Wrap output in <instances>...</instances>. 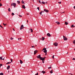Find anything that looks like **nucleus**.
I'll return each mask as SVG.
<instances>
[{
	"mask_svg": "<svg viewBox=\"0 0 75 75\" xmlns=\"http://www.w3.org/2000/svg\"><path fill=\"white\" fill-rule=\"evenodd\" d=\"M14 6V8L16 7V4L15 3H11V6Z\"/></svg>",
	"mask_w": 75,
	"mask_h": 75,
	"instance_id": "nucleus-1",
	"label": "nucleus"
},
{
	"mask_svg": "<svg viewBox=\"0 0 75 75\" xmlns=\"http://www.w3.org/2000/svg\"><path fill=\"white\" fill-rule=\"evenodd\" d=\"M45 58H46V57H44L43 58L41 57L40 58V60H41L42 61H44V60H45Z\"/></svg>",
	"mask_w": 75,
	"mask_h": 75,
	"instance_id": "nucleus-2",
	"label": "nucleus"
},
{
	"mask_svg": "<svg viewBox=\"0 0 75 75\" xmlns=\"http://www.w3.org/2000/svg\"><path fill=\"white\" fill-rule=\"evenodd\" d=\"M43 51V52L45 53L47 52V50L46 48H44L43 49V50H42V51H43Z\"/></svg>",
	"mask_w": 75,
	"mask_h": 75,
	"instance_id": "nucleus-3",
	"label": "nucleus"
},
{
	"mask_svg": "<svg viewBox=\"0 0 75 75\" xmlns=\"http://www.w3.org/2000/svg\"><path fill=\"white\" fill-rule=\"evenodd\" d=\"M36 57L38 59L39 58L40 59V58L41 57V55H39L38 56H37Z\"/></svg>",
	"mask_w": 75,
	"mask_h": 75,
	"instance_id": "nucleus-4",
	"label": "nucleus"
},
{
	"mask_svg": "<svg viewBox=\"0 0 75 75\" xmlns=\"http://www.w3.org/2000/svg\"><path fill=\"white\" fill-rule=\"evenodd\" d=\"M63 38H64V40H66V41H67V40H68V39L67 38H66V37L64 36H63Z\"/></svg>",
	"mask_w": 75,
	"mask_h": 75,
	"instance_id": "nucleus-5",
	"label": "nucleus"
},
{
	"mask_svg": "<svg viewBox=\"0 0 75 75\" xmlns=\"http://www.w3.org/2000/svg\"><path fill=\"white\" fill-rule=\"evenodd\" d=\"M23 28H24V26L22 25L21 27L20 30H23Z\"/></svg>",
	"mask_w": 75,
	"mask_h": 75,
	"instance_id": "nucleus-6",
	"label": "nucleus"
},
{
	"mask_svg": "<svg viewBox=\"0 0 75 75\" xmlns=\"http://www.w3.org/2000/svg\"><path fill=\"white\" fill-rule=\"evenodd\" d=\"M54 45L55 46V47H57V46H58V43L57 42L54 43Z\"/></svg>",
	"mask_w": 75,
	"mask_h": 75,
	"instance_id": "nucleus-7",
	"label": "nucleus"
},
{
	"mask_svg": "<svg viewBox=\"0 0 75 75\" xmlns=\"http://www.w3.org/2000/svg\"><path fill=\"white\" fill-rule=\"evenodd\" d=\"M44 11H45V12H46V13H48L49 11L45 9H44Z\"/></svg>",
	"mask_w": 75,
	"mask_h": 75,
	"instance_id": "nucleus-8",
	"label": "nucleus"
},
{
	"mask_svg": "<svg viewBox=\"0 0 75 75\" xmlns=\"http://www.w3.org/2000/svg\"><path fill=\"white\" fill-rule=\"evenodd\" d=\"M37 50H36L34 51V55H35V54H36L37 53Z\"/></svg>",
	"mask_w": 75,
	"mask_h": 75,
	"instance_id": "nucleus-9",
	"label": "nucleus"
},
{
	"mask_svg": "<svg viewBox=\"0 0 75 75\" xmlns=\"http://www.w3.org/2000/svg\"><path fill=\"white\" fill-rule=\"evenodd\" d=\"M47 37H51V35L49 33H48L47 34Z\"/></svg>",
	"mask_w": 75,
	"mask_h": 75,
	"instance_id": "nucleus-10",
	"label": "nucleus"
},
{
	"mask_svg": "<svg viewBox=\"0 0 75 75\" xmlns=\"http://www.w3.org/2000/svg\"><path fill=\"white\" fill-rule=\"evenodd\" d=\"M10 68V66H8L7 68V69H9Z\"/></svg>",
	"mask_w": 75,
	"mask_h": 75,
	"instance_id": "nucleus-11",
	"label": "nucleus"
},
{
	"mask_svg": "<svg viewBox=\"0 0 75 75\" xmlns=\"http://www.w3.org/2000/svg\"><path fill=\"white\" fill-rule=\"evenodd\" d=\"M20 63L21 64H23V61H22L21 60H20Z\"/></svg>",
	"mask_w": 75,
	"mask_h": 75,
	"instance_id": "nucleus-12",
	"label": "nucleus"
},
{
	"mask_svg": "<svg viewBox=\"0 0 75 75\" xmlns=\"http://www.w3.org/2000/svg\"><path fill=\"white\" fill-rule=\"evenodd\" d=\"M22 7L23 8H24V9L25 8V6L24 5L22 6Z\"/></svg>",
	"mask_w": 75,
	"mask_h": 75,
	"instance_id": "nucleus-13",
	"label": "nucleus"
},
{
	"mask_svg": "<svg viewBox=\"0 0 75 75\" xmlns=\"http://www.w3.org/2000/svg\"><path fill=\"white\" fill-rule=\"evenodd\" d=\"M68 22H65V24L66 25H68Z\"/></svg>",
	"mask_w": 75,
	"mask_h": 75,
	"instance_id": "nucleus-14",
	"label": "nucleus"
},
{
	"mask_svg": "<svg viewBox=\"0 0 75 75\" xmlns=\"http://www.w3.org/2000/svg\"><path fill=\"white\" fill-rule=\"evenodd\" d=\"M42 73H43V74H45V71H42L41 72Z\"/></svg>",
	"mask_w": 75,
	"mask_h": 75,
	"instance_id": "nucleus-15",
	"label": "nucleus"
},
{
	"mask_svg": "<svg viewBox=\"0 0 75 75\" xmlns=\"http://www.w3.org/2000/svg\"><path fill=\"white\" fill-rule=\"evenodd\" d=\"M52 70L51 71H50V74H52L53 73Z\"/></svg>",
	"mask_w": 75,
	"mask_h": 75,
	"instance_id": "nucleus-16",
	"label": "nucleus"
},
{
	"mask_svg": "<svg viewBox=\"0 0 75 75\" xmlns=\"http://www.w3.org/2000/svg\"><path fill=\"white\" fill-rule=\"evenodd\" d=\"M56 23H57V24L59 25L60 24V23L59 22H56Z\"/></svg>",
	"mask_w": 75,
	"mask_h": 75,
	"instance_id": "nucleus-17",
	"label": "nucleus"
},
{
	"mask_svg": "<svg viewBox=\"0 0 75 75\" xmlns=\"http://www.w3.org/2000/svg\"><path fill=\"white\" fill-rule=\"evenodd\" d=\"M30 31H31V33H33V29L32 28H30Z\"/></svg>",
	"mask_w": 75,
	"mask_h": 75,
	"instance_id": "nucleus-18",
	"label": "nucleus"
},
{
	"mask_svg": "<svg viewBox=\"0 0 75 75\" xmlns=\"http://www.w3.org/2000/svg\"><path fill=\"white\" fill-rule=\"evenodd\" d=\"M44 39H45V38H44V37H43L42 38V41H44Z\"/></svg>",
	"mask_w": 75,
	"mask_h": 75,
	"instance_id": "nucleus-19",
	"label": "nucleus"
},
{
	"mask_svg": "<svg viewBox=\"0 0 75 75\" xmlns=\"http://www.w3.org/2000/svg\"><path fill=\"white\" fill-rule=\"evenodd\" d=\"M42 4H45V2H44V1H42Z\"/></svg>",
	"mask_w": 75,
	"mask_h": 75,
	"instance_id": "nucleus-20",
	"label": "nucleus"
},
{
	"mask_svg": "<svg viewBox=\"0 0 75 75\" xmlns=\"http://www.w3.org/2000/svg\"><path fill=\"white\" fill-rule=\"evenodd\" d=\"M11 62H8L7 63H6V64H11Z\"/></svg>",
	"mask_w": 75,
	"mask_h": 75,
	"instance_id": "nucleus-21",
	"label": "nucleus"
},
{
	"mask_svg": "<svg viewBox=\"0 0 75 75\" xmlns=\"http://www.w3.org/2000/svg\"><path fill=\"white\" fill-rule=\"evenodd\" d=\"M71 27L74 28L75 27V26H74V25H71Z\"/></svg>",
	"mask_w": 75,
	"mask_h": 75,
	"instance_id": "nucleus-22",
	"label": "nucleus"
},
{
	"mask_svg": "<svg viewBox=\"0 0 75 75\" xmlns=\"http://www.w3.org/2000/svg\"><path fill=\"white\" fill-rule=\"evenodd\" d=\"M17 2L18 3V4H20V1H17Z\"/></svg>",
	"mask_w": 75,
	"mask_h": 75,
	"instance_id": "nucleus-23",
	"label": "nucleus"
},
{
	"mask_svg": "<svg viewBox=\"0 0 75 75\" xmlns=\"http://www.w3.org/2000/svg\"><path fill=\"white\" fill-rule=\"evenodd\" d=\"M39 3H40V4H42V3H41L40 0H39Z\"/></svg>",
	"mask_w": 75,
	"mask_h": 75,
	"instance_id": "nucleus-24",
	"label": "nucleus"
},
{
	"mask_svg": "<svg viewBox=\"0 0 75 75\" xmlns=\"http://www.w3.org/2000/svg\"><path fill=\"white\" fill-rule=\"evenodd\" d=\"M8 11H11V10L10 9V8H9L8 9Z\"/></svg>",
	"mask_w": 75,
	"mask_h": 75,
	"instance_id": "nucleus-25",
	"label": "nucleus"
},
{
	"mask_svg": "<svg viewBox=\"0 0 75 75\" xmlns=\"http://www.w3.org/2000/svg\"><path fill=\"white\" fill-rule=\"evenodd\" d=\"M37 9H38V10H39V11H40V8L39 7H38V8H37Z\"/></svg>",
	"mask_w": 75,
	"mask_h": 75,
	"instance_id": "nucleus-26",
	"label": "nucleus"
},
{
	"mask_svg": "<svg viewBox=\"0 0 75 75\" xmlns=\"http://www.w3.org/2000/svg\"><path fill=\"white\" fill-rule=\"evenodd\" d=\"M0 75H4L3 73H0Z\"/></svg>",
	"mask_w": 75,
	"mask_h": 75,
	"instance_id": "nucleus-27",
	"label": "nucleus"
},
{
	"mask_svg": "<svg viewBox=\"0 0 75 75\" xmlns=\"http://www.w3.org/2000/svg\"><path fill=\"white\" fill-rule=\"evenodd\" d=\"M12 16H14V13H12L11 14Z\"/></svg>",
	"mask_w": 75,
	"mask_h": 75,
	"instance_id": "nucleus-28",
	"label": "nucleus"
},
{
	"mask_svg": "<svg viewBox=\"0 0 75 75\" xmlns=\"http://www.w3.org/2000/svg\"><path fill=\"white\" fill-rule=\"evenodd\" d=\"M22 3H23V4H24V1H23L22 0Z\"/></svg>",
	"mask_w": 75,
	"mask_h": 75,
	"instance_id": "nucleus-29",
	"label": "nucleus"
},
{
	"mask_svg": "<svg viewBox=\"0 0 75 75\" xmlns=\"http://www.w3.org/2000/svg\"><path fill=\"white\" fill-rule=\"evenodd\" d=\"M42 11H41L40 13V15H41V14H42Z\"/></svg>",
	"mask_w": 75,
	"mask_h": 75,
	"instance_id": "nucleus-30",
	"label": "nucleus"
},
{
	"mask_svg": "<svg viewBox=\"0 0 75 75\" xmlns=\"http://www.w3.org/2000/svg\"><path fill=\"white\" fill-rule=\"evenodd\" d=\"M73 43L74 44H75V40H74L73 42Z\"/></svg>",
	"mask_w": 75,
	"mask_h": 75,
	"instance_id": "nucleus-31",
	"label": "nucleus"
},
{
	"mask_svg": "<svg viewBox=\"0 0 75 75\" xmlns=\"http://www.w3.org/2000/svg\"><path fill=\"white\" fill-rule=\"evenodd\" d=\"M2 57H0V59H1V60H2L3 59V58H2Z\"/></svg>",
	"mask_w": 75,
	"mask_h": 75,
	"instance_id": "nucleus-32",
	"label": "nucleus"
},
{
	"mask_svg": "<svg viewBox=\"0 0 75 75\" xmlns=\"http://www.w3.org/2000/svg\"><path fill=\"white\" fill-rule=\"evenodd\" d=\"M52 58L53 59H54V55H53V56L52 57Z\"/></svg>",
	"mask_w": 75,
	"mask_h": 75,
	"instance_id": "nucleus-33",
	"label": "nucleus"
},
{
	"mask_svg": "<svg viewBox=\"0 0 75 75\" xmlns=\"http://www.w3.org/2000/svg\"><path fill=\"white\" fill-rule=\"evenodd\" d=\"M2 64H0V68H1V66H2Z\"/></svg>",
	"mask_w": 75,
	"mask_h": 75,
	"instance_id": "nucleus-34",
	"label": "nucleus"
},
{
	"mask_svg": "<svg viewBox=\"0 0 75 75\" xmlns=\"http://www.w3.org/2000/svg\"><path fill=\"white\" fill-rule=\"evenodd\" d=\"M3 25H4V26H5V25H6V24H5L4 23H3Z\"/></svg>",
	"mask_w": 75,
	"mask_h": 75,
	"instance_id": "nucleus-35",
	"label": "nucleus"
},
{
	"mask_svg": "<svg viewBox=\"0 0 75 75\" xmlns=\"http://www.w3.org/2000/svg\"><path fill=\"white\" fill-rule=\"evenodd\" d=\"M1 6H2V4H0V7H1Z\"/></svg>",
	"mask_w": 75,
	"mask_h": 75,
	"instance_id": "nucleus-36",
	"label": "nucleus"
},
{
	"mask_svg": "<svg viewBox=\"0 0 75 75\" xmlns=\"http://www.w3.org/2000/svg\"><path fill=\"white\" fill-rule=\"evenodd\" d=\"M0 27H1V28H3L2 27V26H1V25H0Z\"/></svg>",
	"mask_w": 75,
	"mask_h": 75,
	"instance_id": "nucleus-37",
	"label": "nucleus"
},
{
	"mask_svg": "<svg viewBox=\"0 0 75 75\" xmlns=\"http://www.w3.org/2000/svg\"><path fill=\"white\" fill-rule=\"evenodd\" d=\"M35 75H38V72H37L36 74H35Z\"/></svg>",
	"mask_w": 75,
	"mask_h": 75,
	"instance_id": "nucleus-38",
	"label": "nucleus"
},
{
	"mask_svg": "<svg viewBox=\"0 0 75 75\" xmlns=\"http://www.w3.org/2000/svg\"><path fill=\"white\" fill-rule=\"evenodd\" d=\"M13 38H12V37H11V40H13Z\"/></svg>",
	"mask_w": 75,
	"mask_h": 75,
	"instance_id": "nucleus-39",
	"label": "nucleus"
},
{
	"mask_svg": "<svg viewBox=\"0 0 75 75\" xmlns=\"http://www.w3.org/2000/svg\"><path fill=\"white\" fill-rule=\"evenodd\" d=\"M11 62H13V60H12V59H11Z\"/></svg>",
	"mask_w": 75,
	"mask_h": 75,
	"instance_id": "nucleus-40",
	"label": "nucleus"
},
{
	"mask_svg": "<svg viewBox=\"0 0 75 75\" xmlns=\"http://www.w3.org/2000/svg\"><path fill=\"white\" fill-rule=\"evenodd\" d=\"M51 67H49L48 68V69H51Z\"/></svg>",
	"mask_w": 75,
	"mask_h": 75,
	"instance_id": "nucleus-41",
	"label": "nucleus"
},
{
	"mask_svg": "<svg viewBox=\"0 0 75 75\" xmlns=\"http://www.w3.org/2000/svg\"><path fill=\"white\" fill-rule=\"evenodd\" d=\"M58 3H59V4H61V2H59Z\"/></svg>",
	"mask_w": 75,
	"mask_h": 75,
	"instance_id": "nucleus-42",
	"label": "nucleus"
},
{
	"mask_svg": "<svg viewBox=\"0 0 75 75\" xmlns=\"http://www.w3.org/2000/svg\"><path fill=\"white\" fill-rule=\"evenodd\" d=\"M72 60H75V58H73L72 59Z\"/></svg>",
	"mask_w": 75,
	"mask_h": 75,
	"instance_id": "nucleus-43",
	"label": "nucleus"
},
{
	"mask_svg": "<svg viewBox=\"0 0 75 75\" xmlns=\"http://www.w3.org/2000/svg\"><path fill=\"white\" fill-rule=\"evenodd\" d=\"M13 31H15V30H14V29L13 28Z\"/></svg>",
	"mask_w": 75,
	"mask_h": 75,
	"instance_id": "nucleus-44",
	"label": "nucleus"
},
{
	"mask_svg": "<svg viewBox=\"0 0 75 75\" xmlns=\"http://www.w3.org/2000/svg\"><path fill=\"white\" fill-rule=\"evenodd\" d=\"M47 52H46V53H45V55H47Z\"/></svg>",
	"mask_w": 75,
	"mask_h": 75,
	"instance_id": "nucleus-45",
	"label": "nucleus"
},
{
	"mask_svg": "<svg viewBox=\"0 0 75 75\" xmlns=\"http://www.w3.org/2000/svg\"><path fill=\"white\" fill-rule=\"evenodd\" d=\"M34 47V46H32L31 47L32 48H33Z\"/></svg>",
	"mask_w": 75,
	"mask_h": 75,
	"instance_id": "nucleus-46",
	"label": "nucleus"
},
{
	"mask_svg": "<svg viewBox=\"0 0 75 75\" xmlns=\"http://www.w3.org/2000/svg\"><path fill=\"white\" fill-rule=\"evenodd\" d=\"M5 59H4V58L2 59L3 60H4Z\"/></svg>",
	"mask_w": 75,
	"mask_h": 75,
	"instance_id": "nucleus-47",
	"label": "nucleus"
},
{
	"mask_svg": "<svg viewBox=\"0 0 75 75\" xmlns=\"http://www.w3.org/2000/svg\"><path fill=\"white\" fill-rule=\"evenodd\" d=\"M19 17H22V16L21 15H19Z\"/></svg>",
	"mask_w": 75,
	"mask_h": 75,
	"instance_id": "nucleus-48",
	"label": "nucleus"
},
{
	"mask_svg": "<svg viewBox=\"0 0 75 75\" xmlns=\"http://www.w3.org/2000/svg\"><path fill=\"white\" fill-rule=\"evenodd\" d=\"M74 8L75 9V6L74 7Z\"/></svg>",
	"mask_w": 75,
	"mask_h": 75,
	"instance_id": "nucleus-49",
	"label": "nucleus"
},
{
	"mask_svg": "<svg viewBox=\"0 0 75 75\" xmlns=\"http://www.w3.org/2000/svg\"><path fill=\"white\" fill-rule=\"evenodd\" d=\"M68 53V52H67V53H66V54H67Z\"/></svg>",
	"mask_w": 75,
	"mask_h": 75,
	"instance_id": "nucleus-50",
	"label": "nucleus"
},
{
	"mask_svg": "<svg viewBox=\"0 0 75 75\" xmlns=\"http://www.w3.org/2000/svg\"><path fill=\"white\" fill-rule=\"evenodd\" d=\"M65 13V11L62 12V13Z\"/></svg>",
	"mask_w": 75,
	"mask_h": 75,
	"instance_id": "nucleus-51",
	"label": "nucleus"
},
{
	"mask_svg": "<svg viewBox=\"0 0 75 75\" xmlns=\"http://www.w3.org/2000/svg\"><path fill=\"white\" fill-rule=\"evenodd\" d=\"M42 62L43 63H44V61H43V62Z\"/></svg>",
	"mask_w": 75,
	"mask_h": 75,
	"instance_id": "nucleus-52",
	"label": "nucleus"
},
{
	"mask_svg": "<svg viewBox=\"0 0 75 75\" xmlns=\"http://www.w3.org/2000/svg\"><path fill=\"white\" fill-rule=\"evenodd\" d=\"M28 20H27V23H28Z\"/></svg>",
	"mask_w": 75,
	"mask_h": 75,
	"instance_id": "nucleus-53",
	"label": "nucleus"
},
{
	"mask_svg": "<svg viewBox=\"0 0 75 75\" xmlns=\"http://www.w3.org/2000/svg\"><path fill=\"white\" fill-rule=\"evenodd\" d=\"M45 3H46V4H47V2H45Z\"/></svg>",
	"mask_w": 75,
	"mask_h": 75,
	"instance_id": "nucleus-54",
	"label": "nucleus"
},
{
	"mask_svg": "<svg viewBox=\"0 0 75 75\" xmlns=\"http://www.w3.org/2000/svg\"><path fill=\"white\" fill-rule=\"evenodd\" d=\"M69 74H71V75H72V74H71V73H69Z\"/></svg>",
	"mask_w": 75,
	"mask_h": 75,
	"instance_id": "nucleus-55",
	"label": "nucleus"
},
{
	"mask_svg": "<svg viewBox=\"0 0 75 75\" xmlns=\"http://www.w3.org/2000/svg\"><path fill=\"white\" fill-rule=\"evenodd\" d=\"M44 11H42V13H44Z\"/></svg>",
	"mask_w": 75,
	"mask_h": 75,
	"instance_id": "nucleus-56",
	"label": "nucleus"
},
{
	"mask_svg": "<svg viewBox=\"0 0 75 75\" xmlns=\"http://www.w3.org/2000/svg\"><path fill=\"white\" fill-rule=\"evenodd\" d=\"M29 14V13H27V15H28Z\"/></svg>",
	"mask_w": 75,
	"mask_h": 75,
	"instance_id": "nucleus-57",
	"label": "nucleus"
},
{
	"mask_svg": "<svg viewBox=\"0 0 75 75\" xmlns=\"http://www.w3.org/2000/svg\"><path fill=\"white\" fill-rule=\"evenodd\" d=\"M19 39H20V38H18V40H20Z\"/></svg>",
	"mask_w": 75,
	"mask_h": 75,
	"instance_id": "nucleus-58",
	"label": "nucleus"
},
{
	"mask_svg": "<svg viewBox=\"0 0 75 75\" xmlns=\"http://www.w3.org/2000/svg\"><path fill=\"white\" fill-rule=\"evenodd\" d=\"M40 39L41 40H42V38H40Z\"/></svg>",
	"mask_w": 75,
	"mask_h": 75,
	"instance_id": "nucleus-59",
	"label": "nucleus"
},
{
	"mask_svg": "<svg viewBox=\"0 0 75 75\" xmlns=\"http://www.w3.org/2000/svg\"><path fill=\"white\" fill-rule=\"evenodd\" d=\"M20 40H21V38H20Z\"/></svg>",
	"mask_w": 75,
	"mask_h": 75,
	"instance_id": "nucleus-60",
	"label": "nucleus"
},
{
	"mask_svg": "<svg viewBox=\"0 0 75 75\" xmlns=\"http://www.w3.org/2000/svg\"><path fill=\"white\" fill-rule=\"evenodd\" d=\"M32 73H33V71H32Z\"/></svg>",
	"mask_w": 75,
	"mask_h": 75,
	"instance_id": "nucleus-61",
	"label": "nucleus"
},
{
	"mask_svg": "<svg viewBox=\"0 0 75 75\" xmlns=\"http://www.w3.org/2000/svg\"><path fill=\"white\" fill-rule=\"evenodd\" d=\"M0 1H1V0H0Z\"/></svg>",
	"mask_w": 75,
	"mask_h": 75,
	"instance_id": "nucleus-62",
	"label": "nucleus"
},
{
	"mask_svg": "<svg viewBox=\"0 0 75 75\" xmlns=\"http://www.w3.org/2000/svg\"><path fill=\"white\" fill-rule=\"evenodd\" d=\"M36 46H37V45H36Z\"/></svg>",
	"mask_w": 75,
	"mask_h": 75,
	"instance_id": "nucleus-63",
	"label": "nucleus"
}]
</instances>
